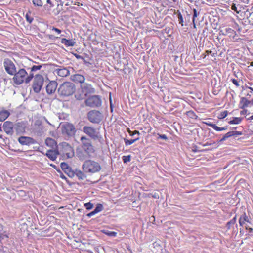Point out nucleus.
Here are the masks:
<instances>
[{
  "label": "nucleus",
  "instance_id": "39448f33",
  "mask_svg": "<svg viewBox=\"0 0 253 253\" xmlns=\"http://www.w3.org/2000/svg\"><path fill=\"white\" fill-rule=\"evenodd\" d=\"M62 133L64 135L71 137L75 136L77 129L75 126L70 123L66 122L61 126Z\"/></svg>",
  "mask_w": 253,
  "mask_h": 253
},
{
  "label": "nucleus",
  "instance_id": "79ce46f5",
  "mask_svg": "<svg viewBox=\"0 0 253 253\" xmlns=\"http://www.w3.org/2000/svg\"><path fill=\"white\" fill-rule=\"evenodd\" d=\"M60 166H61V168L62 169L63 171L70 167V166H69L68 164L65 163V162L61 163V164H60Z\"/></svg>",
  "mask_w": 253,
  "mask_h": 253
},
{
  "label": "nucleus",
  "instance_id": "b1692460",
  "mask_svg": "<svg viewBox=\"0 0 253 253\" xmlns=\"http://www.w3.org/2000/svg\"><path fill=\"white\" fill-rule=\"evenodd\" d=\"M61 43L65 44L66 46H74L76 44V42L72 39H66L62 38L61 39Z\"/></svg>",
  "mask_w": 253,
  "mask_h": 253
},
{
  "label": "nucleus",
  "instance_id": "f704fd0d",
  "mask_svg": "<svg viewBox=\"0 0 253 253\" xmlns=\"http://www.w3.org/2000/svg\"><path fill=\"white\" fill-rule=\"evenodd\" d=\"M187 115L188 117L192 119H196L197 118V116L192 111H189L187 112Z\"/></svg>",
  "mask_w": 253,
  "mask_h": 253
},
{
  "label": "nucleus",
  "instance_id": "58836bf2",
  "mask_svg": "<svg viewBox=\"0 0 253 253\" xmlns=\"http://www.w3.org/2000/svg\"><path fill=\"white\" fill-rule=\"evenodd\" d=\"M177 17H178V21H179V24H180L182 26H183L184 25L183 24V17H182V14H181V13L180 12H179L177 14Z\"/></svg>",
  "mask_w": 253,
  "mask_h": 253
},
{
  "label": "nucleus",
  "instance_id": "09e8293b",
  "mask_svg": "<svg viewBox=\"0 0 253 253\" xmlns=\"http://www.w3.org/2000/svg\"><path fill=\"white\" fill-rule=\"evenodd\" d=\"M233 133V136H238L241 135L242 134V132L241 131H232Z\"/></svg>",
  "mask_w": 253,
  "mask_h": 253
},
{
  "label": "nucleus",
  "instance_id": "9b49d317",
  "mask_svg": "<svg viewBox=\"0 0 253 253\" xmlns=\"http://www.w3.org/2000/svg\"><path fill=\"white\" fill-rule=\"evenodd\" d=\"M14 124L10 121H6L3 125L4 131L7 135L10 136H12L14 133Z\"/></svg>",
  "mask_w": 253,
  "mask_h": 253
},
{
  "label": "nucleus",
  "instance_id": "f03ea898",
  "mask_svg": "<svg viewBox=\"0 0 253 253\" xmlns=\"http://www.w3.org/2000/svg\"><path fill=\"white\" fill-rule=\"evenodd\" d=\"M76 91L75 84L70 82H65L61 84L58 89L60 96L68 97L72 95Z\"/></svg>",
  "mask_w": 253,
  "mask_h": 253
},
{
  "label": "nucleus",
  "instance_id": "a19ab883",
  "mask_svg": "<svg viewBox=\"0 0 253 253\" xmlns=\"http://www.w3.org/2000/svg\"><path fill=\"white\" fill-rule=\"evenodd\" d=\"M104 233L111 237H116L117 235V233L114 231H107L104 232Z\"/></svg>",
  "mask_w": 253,
  "mask_h": 253
},
{
  "label": "nucleus",
  "instance_id": "4c0bfd02",
  "mask_svg": "<svg viewBox=\"0 0 253 253\" xmlns=\"http://www.w3.org/2000/svg\"><path fill=\"white\" fill-rule=\"evenodd\" d=\"M122 160L124 163H126L127 162H129L131 160V156L130 155L124 156L122 157Z\"/></svg>",
  "mask_w": 253,
  "mask_h": 253
},
{
  "label": "nucleus",
  "instance_id": "e2e57ef3",
  "mask_svg": "<svg viewBox=\"0 0 253 253\" xmlns=\"http://www.w3.org/2000/svg\"><path fill=\"white\" fill-rule=\"evenodd\" d=\"M47 3L48 4H51V0H47Z\"/></svg>",
  "mask_w": 253,
  "mask_h": 253
},
{
  "label": "nucleus",
  "instance_id": "e433bc0d",
  "mask_svg": "<svg viewBox=\"0 0 253 253\" xmlns=\"http://www.w3.org/2000/svg\"><path fill=\"white\" fill-rule=\"evenodd\" d=\"M227 115H228V111H224L223 112H221L219 114L218 118L219 119H223V118H225L227 116Z\"/></svg>",
  "mask_w": 253,
  "mask_h": 253
},
{
  "label": "nucleus",
  "instance_id": "052dcab7",
  "mask_svg": "<svg viewBox=\"0 0 253 253\" xmlns=\"http://www.w3.org/2000/svg\"><path fill=\"white\" fill-rule=\"evenodd\" d=\"M82 60H83L84 63L85 64H90V63L88 61H87L84 57H83V59H82Z\"/></svg>",
  "mask_w": 253,
  "mask_h": 253
},
{
  "label": "nucleus",
  "instance_id": "473e14b6",
  "mask_svg": "<svg viewBox=\"0 0 253 253\" xmlns=\"http://www.w3.org/2000/svg\"><path fill=\"white\" fill-rule=\"evenodd\" d=\"M32 3L35 6L42 7L43 5V2L41 0H32Z\"/></svg>",
  "mask_w": 253,
  "mask_h": 253
},
{
  "label": "nucleus",
  "instance_id": "ea45409f",
  "mask_svg": "<svg viewBox=\"0 0 253 253\" xmlns=\"http://www.w3.org/2000/svg\"><path fill=\"white\" fill-rule=\"evenodd\" d=\"M199 12H197V10L196 9H193V19H192V21H193V24H194V27H195L196 26H195V19L196 17H197V16L198 15Z\"/></svg>",
  "mask_w": 253,
  "mask_h": 253
},
{
  "label": "nucleus",
  "instance_id": "412c9836",
  "mask_svg": "<svg viewBox=\"0 0 253 253\" xmlns=\"http://www.w3.org/2000/svg\"><path fill=\"white\" fill-rule=\"evenodd\" d=\"M205 123L207 126H211L214 129H215V130L218 131L225 130L227 129V128H228V126H225L223 127H219V126H217L215 124L211 123L206 122Z\"/></svg>",
  "mask_w": 253,
  "mask_h": 253
},
{
  "label": "nucleus",
  "instance_id": "338daca9",
  "mask_svg": "<svg viewBox=\"0 0 253 253\" xmlns=\"http://www.w3.org/2000/svg\"><path fill=\"white\" fill-rule=\"evenodd\" d=\"M250 232H252L253 231V229L252 228H249L248 229Z\"/></svg>",
  "mask_w": 253,
  "mask_h": 253
},
{
  "label": "nucleus",
  "instance_id": "7ed1b4c3",
  "mask_svg": "<svg viewBox=\"0 0 253 253\" xmlns=\"http://www.w3.org/2000/svg\"><path fill=\"white\" fill-rule=\"evenodd\" d=\"M82 169L84 172L94 173L101 169V167L99 163L91 160H85L82 165Z\"/></svg>",
  "mask_w": 253,
  "mask_h": 253
},
{
  "label": "nucleus",
  "instance_id": "423d86ee",
  "mask_svg": "<svg viewBox=\"0 0 253 253\" xmlns=\"http://www.w3.org/2000/svg\"><path fill=\"white\" fill-rule=\"evenodd\" d=\"M81 141L82 144V148L84 152L89 156L94 152L93 146L92 145L91 140L86 136H82Z\"/></svg>",
  "mask_w": 253,
  "mask_h": 253
},
{
  "label": "nucleus",
  "instance_id": "c9c22d12",
  "mask_svg": "<svg viewBox=\"0 0 253 253\" xmlns=\"http://www.w3.org/2000/svg\"><path fill=\"white\" fill-rule=\"evenodd\" d=\"M42 65H34L31 68V73L33 72H35L37 70H39L41 69Z\"/></svg>",
  "mask_w": 253,
  "mask_h": 253
},
{
  "label": "nucleus",
  "instance_id": "0eeeda50",
  "mask_svg": "<svg viewBox=\"0 0 253 253\" xmlns=\"http://www.w3.org/2000/svg\"><path fill=\"white\" fill-rule=\"evenodd\" d=\"M44 81V78L41 75L37 74L34 77L32 88L35 93H38L40 92L42 87Z\"/></svg>",
  "mask_w": 253,
  "mask_h": 253
},
{
  "label": "nucleus",
  "instance_id": "13d9d810",
  "mask_svg": "<svg viewBox=\"0 0 253 253\" xmlns=\"http://www.w3.org/2000/svg\"><path fill=\"white\" fill-rule=\"evenodd\" d=\"M95 214H96V213L94 212V211H92L91 212H90V213H88L86 215L87 216H88V217H91L92 216H93Z\"/></svg>",
  "mask_w": 253,
  "mask_h": 253
},
{
  "label": "nucleus",
  "instance_id": "603ef678",
  "mask_svg": "<svg viewBox=\"0 0 253 253\" xmlns=\"http://www.w3.org/2000/svg\"><path fill=\"white\" fill-rule=\"evenodd\" d=\"M246 13H249V18L253 20V11L252 12H249L248 10L246 11Z\"/></svg>",
  "mask_w": 253,
  "mask_h": 253
},
{
  "label": "nucleus",
  "instance_id": "4468645a",
  "mask_svg": "<svg viewBox=\"0 0 253 253\" xmlns=\"http://www.w3.org/2000/svg\"><path fill=\"white\" fill-rule=\"evenodd\" d=\"M14 130L17 135L23 134L25 132L26 124L23 122H17L14 124Z\"/></svg>",
  "mask_w": 253,
  "mask_h": 253
},
{
  "label": "nucleus",
  "instance_id": "a211bd4d",
  "mask_svg": "<svg viewBox=\"0 0 253 253\" xmlns=\"http://www.w3.org/2000/svg\"><path fill=\"white\" fill-rule=\"evenodd\" d=\"M71 79L75 83H80L82 84L84 82L85 77L82 75L76 74L71 76Z\"/></svg>",
  "mask_w": 253,
  "mask_h": 253
},
{
  "label": "nucleus",
  "instance_id": "bf43d9fd",
  "mask_svg": "<svg viewBox=\"0 0 253 253\" xmlns=\"http://www.w3.org/2000/svg\"><path fill=\"white\" fill-rule=\"evenodd\" d=\"M245 221L243 220L242 219L240 218V219H239V224H240V226H243V225L245 224Z\"/></svg>",
  "mask_w": 253,
  "mask_h": 253
},
{
  "label": "nucleus",
  "instance_id": "c85d7f7f",
  "mask_svg": "<svg viewBox=\"0 0 253 253\" xmlns=\"http://www.w3.org/2000/svg\"><path fill=\"white\" fill-rule=\"evenodd\" d=\"M242 118L239 117H234L232 120L229 122L230 124H238L242 121Z\"/></svg>",
  "mask_w": 253,
  "mask_h": 253
},
{
  "label": "nucleus",
  "instance_id": "f257e3e1",
  "mask_svg": "<svg viewBox=\"0 0 253 253\" xmlns=\"http://www.w3.org/2000/svg\"><path fill=\"white\" fill-rule=\"evenodd\" d=\"M27 73L24 69H20L18 72L16 71V73L13 75V81L17 85H20L25 82L26 84L29 83L32 79L34 78L33 73H30L29 75L26 77Z\"/></svg>",
  "mask_w": 253,
  "mask_h": 253
},
{
  "label": "nucleus",
  "instance_id": "0e129e2a",
  "mask_svg": "<svg viewBox=\"0 0 253 253\" xmlns=\"http://www.w3.org/2000/svg\"><path fill=\"white\" fill-rule=\"evenodd\" d=\"M251 93H252V92H251V91H250V93H248V94H247V96H249V97H251Z\"/></svg>",
  "mask_w": 253,
  "mask_h": 253
},
{
  "label": "nucleus",
  "instance_id": "680f3d73",
  "mask_svg": "<svg viewBox=\"0 0 253 253\" xmlns=\"http://www.w3.org/2000/svg\"><path fill=\"white\" fill-rule=\"evenodd\" d=\"M247 110H244L241 112V114L244 115L247 113Z\"/></svg>",
  "mask_w": 253,
  "mask_h": 253
},
{
  "label": "nucleus",
  "instance_id": "774afa93",
  "mask_svg": "<svg viewBox=\"0 0 253 253\" xmlns=\"http://www.w3.org/2000/svg\"><path fill=\"white\" fill-rule=\"evenodd\" d=\"M61 178H62V179H66V177L64 175H61Z\"/></svg>",
  "mask_w": 253,
  "mask_h": 253
},
{
  "label": "nucleus",
  "instance_id": "5701e85b",
  "mask_svg": "<svg viewBox=\"0 0 253 253\" xmlns=\"http://www.w3.org/2000/svg\"><path fill=\"white\" fill-rule=\"evenodd\" d=\"M45 144L46 145L51 147L53 149H54V147H55V149H58L56 142L52 138H47L45 140Z\"/></svg>",
  "mask_w": 253,
  "mask_h": 253
},
{
  "label": "nucleus",
  "instance_id": "6e6552de",
  "mask_svg": "<svg viewBox=\"0 0 253 253\" xmlns=\"http://www.w3.org/2000/svg\"><path fill=\"white\" fill-rule=\"evenodd\" d=\"M85 104L87 106L92 108H98L101 106L102 100L99 95H92L85 100Z\"/></svg>",
  "mask_w": 253,
  "mask_h": 253
},
{
  "label": "nucleus",
  "instance_id": "f8f14e48",
  "mask_svg": "<svg viewBox=\"0 0 253 253\" xmlns=\"http://www.w3.org/2000/svg\"><path fill=\"white\" fill-rule=\"evenodd\" d=\"M18 141L21 145L27 146L35 144L37 142L32 137L23 136L19 137Z\"/></svg>",
  "mask_w": 253,
  "mask_h": 253
},
{
  "label": "nucleus",
  "instance_id": "c756f323",
  "mask_svg": "<svg viewBox=\"0 0 253 253\" xmlns=\"http://www.w3.org/2000/svg\"><path fill=\"white\" fill-rule=\"evenodd\" d=\"M139 137H137L134 139H130V140H128L127 139H124V141H125L126 145L127 146V145H131L132 144H133V143H134L135 142H136V141L139 140Z\"/></svg>",
  "mask_w": 253,
  "mask_h": 253
},
{
  "label": "nucleus",
  "instance_id": "72a5a7b5",
  "mask_svg": "<svg viewBox=\"0 0 253 253\" xmlns=\"http://www.w3.org/2000/svg\"><path fill=\"white\" fill-rule=\"evenodd\" d=\"M77 155L79 159L82 161L85 160L87 158L86 155L83 152H79Z\"/></svg>",
  "mask_w": 253,
  "mask_h": 253
},
{
  "label": "nucleus",
  "instance_id": "37998d69",
  "mask_svg": "<svg viewBox=\"0 0 253 253\" xmlns=\"http://www.w3.org/2000/svg\"><path fill=\"white\" fill-rule=\"evenodd\" d=\"M84 206L87 210H90L93 207V204L90 202L85 203Z\"/></svg>",
  "mask_w": 253,
  "mask_h": 253
},
{
  "label": "nucleus",
  "instance_id": "20e7f679",
  "mask_svg": "<svg viewBox=\"0 0 253 253\" xmlns=\"http://www.w3.org/2000/svg\"><path fill=\"white\" fill-rule=\"evenodd\" d=\"M87 118L92 123L99 124L103 120V115L99 111L92 110L87 113Z\"/></svg>",
  "mask_w": 253,
  "mask_h": 253
},
{
  "label": "nucleus",
  "instance_id": "2f4dec72",
  "mask_svg": "<svg viewBox=\"0 0 253 253\" xmlns=\"http://www.w3.org/2000/svg\"><path fill=\"white\" fill-rule=\"evenodd\" d=\"M236 221V217L235 216L234 217L232 220H231L230 221L227 223L226 224V227L228 229H230L231 226L233 225H234Z\"/></svg>",
  "mask_w": 253,
  "mask_h": 253
},
{
  "label": "nucleus",
  "instance_id": "cd10ccee",
  "mask_svg": "<svg viewBox=\"0 0 253 253\" xmlns=\"http://www.w3.org/2000/svg\"><path fill=\"white\" fill-rule=\"evenodd\" d=\"M233 136L232 131H229L226 133L223 137L219 141V142H222L226 140L227 138Z\"/></svg>",
  "mask_w": 253,
  "mask_h": 253
},
{
  "label": "nucleus",
  "instance_id": "7c9ffc66",
  "mask_svg": "<svg viewBox=\"0 0 253 253\" xmlns=\"http://www.w3.org/2000/svg\"><path fill=\"white\" fill-rule=\"evenodd\" d=\"M103 210V205L101 204H97L95 209L93 210L94 212L96 214L101 211Z\"/></svg>",
  "mask_w": 253,
  "mask_h": 253
},
{
  "label": "nucleus",
  "instance_id": "393cba45",
  "mask_svg": "<svg viewBox=\"0 0 253 253\" xmlns=\"http://www.w3.org/2000/svg\"><path fill=\"white\" fill-rule=\"evenodd\" d=\"M9 115L10 113L7 110L0 111V121H4L9 117Z\"/></svg>",
  "mask_w": 253,
  "mask_h": 253
},
{
  "label": "nucleus",
  "instance_id": "6ab92c4d",
  "mask_svg": "<svg viewBox=\"0 0 253 253\" xmlns=\"http://www.w3.org/2000/svg\"><path fill=\"white\" fill-rule=\"evenodd\" d=\"M55 71L58 76L62 77H67L70 75V71L69 69L62 66H60V68L55 69Z\"/></svg>",
  "mask_w": 253,
  "mask_h": 253
},
{
  "label": "nucleus",
  "instance_id": "1a4fd4ad",
  "mask_svg": "<svg viewBox=\"0 0 253 253\" xmlns=\"http://www.w3.org/2000/svg\"><path fill=\"white\" fill-rule=\"evenodd\" d=\"M58 149L64 155H66L67 158H72L74 155V149L67 142H64L60 144Z\"/></svg>",
  "mask_w": 253,
  "mask_h": 253
},
{
  "label": "nucleus",
  "instance_id": "69168bd1",
  "mask_svg": "<svg viewBox=\"0 0 253 253\" xmlns=\"http://www.w3.org/2000/svg\"><path fill=\"white\" fill-rule=\"evenodd\" d=\"M202 57H203V58H205L206 57V54H203L202 55Z\"/></svg>",
  "mask_w": 253,
  "mask_h": 253
},
{
  "label": "nucleus",
  "instance_id": "9d476101",
  "mask_svg": "<svg viewBox=\"0 0 253 253\" xmlns=\"http://www.w3.org/2000/svg\"><path fill=\"white\" fill-rule=\"evenodd\" d=\"M3 65L5 71L8 74L13 75L15 74L16 68L15 64L11 60L9 59H5Z\"/></svg>",
  "mask_w": 253,
  "mask_h": 253
},
{
  "label": "nucleus",
  "instance_id": "f3484780",
  "mask_svg": "<svg viewBox=\"0 0 253 253\" xmlns=\"http://www.w3.org/2000/svg\"><path fill=\"white\" fill-rule=\"evenodd\" d=\"M81 88L85 94L95 92L94 88L92 87L91 84L87 83H83L81 85Z\"/></svg>",
  "mask_w": 253,
  "mask_h": 253
},
{
  "label": "nucleus",
  "instance_id": "4be33fe9",
  "mask_svg": "<svg viewBox=\"0 0 253 253\" xmlns=\"http://www.w3.org/2000/svg\"><path fill=\"white\" fill-rule=\"evenodd\" d=\"M251 104V101L248 100L245 97H242L240 102V108L244 109L245 107L248 106L249 104Z\"/></svg>",
  "mask_w": 253,
  "mask_h": 253
},
{
  "label": "nucleus",
  "instance_id": "c03bdc74",
  "mask_svg": "<svg viewBox=\"0 0 253 253\" xmlns=\"http://www.w3.org/2000/svg\"><path fill=\"white\" fill-rule=\"evenodd\" d=\"M240 218L245 222L250 223L248 217L247 216L245 213H244L241 216Z\"/></svg>",
  "mask_w": 253,
  "mask_h": 253
},
{
  "label": "nucleus",
  "instance_id": "a878e982",
  "mask_svg": "<svg viewBox=\"0 0 253 253\" xmlns=\"http://www.w3.org/2000/svg\"><path fill=\"white\" fill-rule=\"evenodd\" d=\"M64 172L66 173L70 177H74V169H72L70 167L64 170Z\"/></svg>",
  "mask_w": 253,
  "mask_h": 253
},
{
  "label": "nucleus",
  "instance_id": "bb28decb",
  "mask_svg": "<svg viewBox=\"0 0 253 253\" xmlns=\"http://www.w3.org/2000/svg\"><path fill=\"white\" fill-rule=\"evenodd\" d=\"M241 7L240 5H236L235 4L233 3L231 5V9L237 13H239L241 11Z\"/></svg>",
  "mask_w": 253,
  "mask_h": 253
},
{
  "label": "nucleus",
  "instance_id": "3c124183",
  "mask_svg": "<svg viewBox=\"0 0 253 253\" xmlns=\"http://www.w3.org/2000/svg\"><path fill=\"white\" fill-rule=\"evenodd\" d=\"M214 145V146H216V143L215 142H214L213 143L207 142L205 144H204L203 145V146L205 147V146H211V145Z\"/></svg>",
  "mask_w": 253,
  "mask_h": 253
},
{
  "label": "nucleus",
  "instance_id": "ddd939ff",
  "mask_svg": "<svg viewBox=\"0 0 253 253\" xmlns=\"http://www.w3.org/2000/svg\"><path fill=\"white\" fill-rule=\"evenodd\" d=\"M83 131L93 139H96L98 138L96 130L93 127L84 126L83 127Z\"/></svg>",
  "mask_w": 253,
  "mask_h": 253
},
{
  "label": "nucleus",
  "instance_id": "aec40b11",
  "mask_svg": "<svg viewBox=\"0 0 253 253\" xmlns=\"http://www.w3.org/2000/svg\"><path fill=\"white\" fill-rule=\"evenodd\" d=\"M74 177H76L79 180H84L87 177L86 175L85 174L84 171H82L81 170L75 169L74 172Z\"/></svg>",
  "mask_w": 253,
  "mask_h": 253
},
{
  "label": "nucleus",
  "instance_id": "dca6fc26",
  "mask_svg": "<svg viewBox=\"0 0 253 253\" xmlns=\"http://www.w3.org/2000/svg\"><path fill=\"white\" fill-rule=\"evenodd\" d=\"M59 153L58 149H50L47 150L45 155L51 160L55 161Z\"/></svg>",
  "mask_w": 253,
  "mask_h": 253
},
{
  "label": "nucleus",
  "instance_id": "49530a36",
  "mask_svg": "<svg viewBox=\"0 0 253 253\" xmlns=\"http://www.w3.org/2000/svg\"><path fill=\"white\" fill-rule=\"evenodd\" d=\"M8 238V236L7 235L4 234V233H0V241L1 240H4L5 239H7Z\"/></svg>",
  "mask_w": 253,
  "mask_h": 253
},
{
  "label": "nucleus",
  "instance_id": "a18cd8bd",
  "mask_svg": "<svg viewBox=\"0 0 253 253\" xmlns=\"http://www.w3.org/2000/svg\"><path fill=\"white\" fill-rule=\"evenodd\" d=\"M26 20L27 22H28L29 23H31L33 20V18L31 17H30L28 13H27L25 16Z\"/></svg>",
  "mask_w": 253,
  "mask_h": 253
},
{
  "label": "nucleus",
  "instance_id": "6e6d98bb",
  "mask_svg": "<svg viewBox=\"0 0 253 253\" xmlns=\"http://www.w3.org/2000/svg\"><path fill=\"white\" fill-rule=\"evenodd\" d=\"M52 31H54L56 32L58 34L61 33V31L60 29H58L57 28H55V27H53Z\"/></svg>",
  "mask_w": 253,
  "mask_h": 253
},
{
  "label": "nucleus",
  "instance_id": "864d4df0",
  "mask_svg": "<svg viewBox=\"0 0 253 253\" xmlns=\"http://www.w3.org/2000/svg\"><path fill=\"white\" fill-rule=\"evenodd\" d=\"M159 138H161V139H164V140H167L168 139V137H167V136L165 134H160V135H159Z\"/></svg>",
  "mask_w": 253,
  "mask_h": 253
},
{
  "label": "nucleus",
  "instance_id": "4d7b16f0",
  "mask_svg": "<svg viewBox=\"0 0 253 253\" xmlns=\"http://www.w3.org/2000/svg\"><path fill=\"white\" fill-rule=\"evenodd\" d=\"M74 55L76 57L77 59H83V57L79 55V54H77V53H74Z\"/></svg>",
  "mask_w": 253,
  "mask_h": 253
},
{
  "label": "nucleus",
  "instance_id": "de8ad7c7",
  "mask_svg": "<svg viewBox=\"0 0 253 253\" xmlns=\"http://www.w3.org/2000/svg\"><path fill=\"white\" fill-rule=\"evenodd\" d=\"M129 133L130 135H131V136H133L135 134H138V135L140 134L139 132L137 130H135L133 131H131L129 130Z\"/></svg>",
  "mask_w": 253,
  "mask_h": 253
},
{
  "label": "nucleus",
  "instance_id": "2eb2a0df",
  "mask_svg": "<svg viewBox=\"0 0 253 253\" xmlns=\"http://www.w3.org/2000/svg\"><path fill=\"white\" fill-rule=\"evenodd\" d=\"M57 82L55 81H51L46 86V91L48 94L54 93L57 87Z\"/></svg>",
  "mask_w": 253,
  "mask_h": 253
},
{
  "label": "nucleus",
  "instance_id": "5fc2aeb1",
  "mask_svg": "<svg viewBox=\"0 0 253 253\" xmlns=\"http://www.w3.org/2000/svg\"><path fill=\"white\" fill-rule=\"evenodd\" d=\"M232 82L236 86H239V83L237 81V80L235 79H232Z\"/></svg>",
  "mask_w": 253,
  "mask_h": 253
},
{
  "label": "nucleus",
  "instance_id": "8fccbe9b",
  "mask_svg": "<svg viewBox=\"0 0 253 253\" xmlns=\"http://www.w3.org/2000/svg\"><path fill=\"white\" fill-rule=\"evenodd\" d=\"M205 53L207 54V55L211 54L212 57H214L216 54V53H212L211 50H206Z\"/></svg>",
  "mask_w": 253,
  "mask_h": 253
}]
</instances>
